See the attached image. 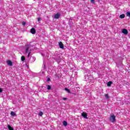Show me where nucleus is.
I'll return each instance as SVG.
<instances>
[{"mask_svg": "<svg viewBox=\"0 0 130 130\" xmlns=\"http://www.w3.org/2000/svg\"><path fill=\"white\" fill-rule=\"evenodd\" d=\"M109 119H110V121H111V122H113V123L115 122V121H116L115 116L114 115H111Z\"/></svg>", "mask_w": 130, "mask_h": 130, "instance_id": "f257e3e1", "label": "nucleus"}, {"mask_svg": "<svg viewBox=\"0 0 130 130\" xmlns=\"http://www.w3.org/2000/svg\"><path fill=\"white\" fill-rule=\"evenodd\" d=\"M122 33H123L125 35H127L128 31H127V29L124 28L122 30Z\"/></svg>", "mask_w": 130, "mask_h": 130, "instance_id": "f03ea898", "label": "nucleus"}, {"mask_svg": "<svg viewBox=\"0 0 130 130\" xmlns=\"http://www.w3.org/2000/svg\"><path fill=\"white\" fill-rule=\"evenodd\" d=\"M60 17V13H58L54 15V18L55 19H59V17Z\"/></svg>", "mask_w": 130, "mask_h": 130, "instance_id": "7ed1b4c3", "label": "nucleus"}, {"mask_svg": "<svg viewBox=\"0 0 130 130\" xmlns=\"http://www.w3.org/2000/svg\"><path fill=\"white\" fill-rule=\"evenodd\" d=\"M81 115L83 117H84V118H86V119L88 118V117H87V113L85 112L81 113Z\"/></svg>", "mask_w": 130, "mask_h": 130, "instance_id": "20e7f679", "label": "nucleus"}, {"mask_svg": "<svg viewBox=\"0 0 130 130\" xmlns=\"http://www.w3.org/2000/svg\"><path fill=\"white\" fill-rule=\"evenodd\" d=\"M59 46L60 48L63 49L64 46H63V44H62V42H59Z\"/></svg>", "mask_w": 130, "mask_h": 130, "instance_id": "39448f33", "label": "nucleus"}, {"mask_svg": "<svg viewBox=\"0 0 130 130\" xmlns=\"http://www.w3.org/2000/svg\"><path fill=\"white\" fill-rule=\"evenodd\" d=\"M7 63L8 66H10V67H12V66H13V62L11 60L7 61Z\"/></svg>", "mask_w": 130, "mask_h": 130, "instance_id": "423d86ee", "label": "nucleus"}, {"mask_svg": "<svg viewBox=\"0 0 130 130\" xmlns=\"http://www.w3.org/2000/svg\"><path fill=\"white\" fill-rule=\"evenodd\" d=\"M30 32L31 34H35V33H36V30L35 28H32L30 29Z\"/></svg>", "mask_w": 130, "mask_h": 130, "instance_id": "0eeeda50", "label": "nucleus"}, {"mask_svg": "<svg viewBox=\"0 0 130 130\" xmlns=\"http://www.w3.org/2000/svg\"><path fill=\"white\" fill-rule=\"evenodd\" d=\"M31 47V46H28L26 47V50H25V53H28V51H29V50L30 49Z\"/></svg>", "mask_w": 130, "mask_h": 130, "instance_id": "6e6552de", "label": "nucleus"}, {"mask_svg": "<svg viewBox=\"0 0 130 130\" xmlns=\"http://www.w3.org/2000/svg\"><path fill=\"white\" fill-rule=\"evenodd\" d=\"M8 128L9 130H14V128H13L11 125H7Z\"/></svg>", "mask_w": 130, "mask_h": 130, "instance_id": "1a4fd4ad", "label": "nucleus"}, {"mask_svg": "<svg viewBox=\"0 0 130 130\" xmlns=\"http://www.w3.org/2000/svg\"><path fill=\"white\" fill-rule=\"evenodd\" d=\"M124 17H125V15L124 14H121L119 16V18L120 19H123L124 18Z\"/></svg>", "mask_w": 130, "mask_h": 130, "instance_id": "9d476101", "label": "nucleus"}, {"mask_svg": "<svg viewBox=\"0 0 130 130\" xmlns=\"http://www.w3.org/2000/svg\"><path fill=\"white\" fill-rule=\"evenodd\" d=\"M111 84H112V82L111 81L108 82L107 84L108 87H110V86H111Z\"/></svg>", "mask_w": 130, "mask_h": 130, "instance_id": "9b49d317", "label": "nucleus"}, {"mask_svg": "<svg viewBox=\"0 0 130 130\" xmlns=\"http://www.w3.org/2000/svg\"><path fill=\"white\" fill-rule=\"evenodd\" d=\"M63 124L64 125V126H67L68 125V122L66 121H63Z\"/></svg>", "mask_w": 130, "mask_h": 130, "instance_id": "f8f14e48", "label": "nucleus"}, {"mask_svg": "<svg viewBox=\"0 0 130 130\" xmlns=\"http://www.w3.org/2000/svg\"><path fill=\"white\" fill-rule=\"evenodd\" d=\"M11 115H12V116H15V115H16V113H15V112H11L10 113Z\"/></svg>", "mask_w": 130, "mask_h": 130, "instance_id": "ddd939ff", "label": "nucleus"}, {"mask_svg": "<svg viewBox=\"0 0 130 130\" xmlns=\"http://www.w3.org/2000/svg\"><path fill=\"white\" fill-rule=\"evenodd\" d=\"M105 97L106 99H109V96L108 95V94H105Z\"/></svg>", "mask_w": 130, "mask_h": 130, "instance_id": "4468645a", "label": "nucleus"}, {"mask_svg": "<svg viewBox=\"0 0 130 130\" xmlns=\"http://www.w3.org/2000/svg\"><path fill=\"white\" fill-rule=\"evenodd\" d=\"M126 15L127 17H129V18H130V12H127L126 13Z\"/></svg>", "mask_w": 130, "mask_h": 130, "instance_id": "2eb2a0df", "label": "nucleus"}, {"mask_svg": "<svg viewBox=\"0 0 130 130\" xmlns=\"http://www.w3.org/2000/svg\"><path fill=\"white\" fill-rule=\"evenodd\" d=\"M25 57L22 56L21 57V60H22V61H24V60H25Z\"/></svg>", "mask_w": 130, "mask_h": 130, "instance_id": "dca6fc26", "label": "nucleus"}, {"mask_svg": "<svg viewBox=\"0 0 130 130\" xmlns=\"http://www.w3.org/2000/svg\"><path fill=\"white\" fill-rule=\"evenodd\" d=\"M42 115H43V112H40L39 113V116H42Z\"/></svg>", "mask_w": 130, "mask_h": 130, "instance_id": "f3484780", "label": "nucleus"}, {"mask_svg": "<svg viewBox=\"0 0 130 130\" xmlns=\"http://www.w3.org/2000/svg\"><path fill=\"white\" fill-rule=\"evenodd\" d=\"M47 89L48 90H50V89H51V86H50V85H47Z\"/></svg>", "mask_w": 130, "mask_h": 130, "instance_id": "a211bd4d", "label": "nucleus"}, {"mask_svg": "<svg viewBox=\"0 0 130 130\" xmlns=\"http://www.w3.org/2000/svg\"><path fill=\"white\" fill-rule=\"evenodd\" d=\"M90 3L91 4H95V0H90Z\"/></svg>", "mask_w": 130, "mask_h": 130, "instance_id": "6ab92c4d", "label": "nucleus"}, {"mask_svg": "<svg viewBox=\"0 0 130 130\" xmlns=\"http://www.w3.org/2000/svg\"><path fill=\"white\" fill-rule=\"evenodd\" d=\"M62 100H64L66 101V100H68V98H62Z\"/></svg>", "mask_w": 130, "mask_h": 130, "instance_id": "aec40b11", "label": "nucleus"}, {"mask_svg": "<svg viewBox=\"0 0 130 130\" xmlns=\"http://www.w3.org/2000/svg\"><path fill=\"white\" fill-rule=\"evenodd\" d=\"M31 50H30V51L29 52V53H28V55H27V56H28V57H29V55H30V53H31Z\"/></svg>", "mask_w": 130, "mask_h": 130, "instance_id": "412c9836", "label": "nucleus"}, {"mask_svg": "<svg viewBox=\"0 0 130 130\" xmlns=\"http://www.w3.org/2000/svg\"><path fill=\"white\" fill-rule=\"evenodd\" d=\"M65 90H66V91H68V92H70V90L67 88H66Z\"/></svg>", "mask_w": 130, "mask_h": 130, "instance_id": "4be33fe9", "label": "nucleus"}, {"mask_svg": "<svg viewBox=\"0 0 130 130\" xmlns=\"http://www.w3.org/2000/svg\"><path fill=\"white\" fill-rule=\"evenodd\" d=\"M41 20V18H38V22H39V21H40Z\"/></svg>", "mask_w": 130, "mask_h": 130, "instance_id": "5701e85b", "label": "nucleus"}, {"mask_svg": "<svg viewBox=\"0 0 130 130\" xmlns=\"http://www.w3.org/2000/svg\"><path fill=\"white\" fill-rule=\"evenodd\" d=\"M22 25H26V22H22Z\"/></svg>", "mask_w": 130, "mask_h": 130, "instance_id": "b1692460", "label": "nucleus"}, {"mask_svg": "<svg viewBox=\"0 0 130 130\" xmlns=\"http://www.w3.org/2000/svg\"><path fill=\"white\" fill-rule=\"evenodd\" d=\"M2 92H3V89L0 88V93H2Z\"/></svg>", "mask_w": 130, "mask_h": 130, "instance_id": "393cba45", "label": "nucleus"}, {"mask_svg": "<svg viewBox=\"0 0 130 130\" xmlns=\"http://www.w3.org/2000/svg\"><path fill=\"white\" fill-rule=\"evenodd\" d=\"M49 81H50V78H48L47 79V81H48V82H49Z\"/></svg>", "mask_w": 130, "mask_h": 130, "instance_id": "a878e982", "label": "nucleus"}, {"mask_svg": "<svg viewBox=\"0 0 130 130\" xmlns=\"http://www.w3.org/2000/svg\"><path fill=\"white\" fill-rule=\"evenodd\" d=\"M33 59H34V60H35V58L32 57Z\"/></svg>", "mask_w": 130, "mask_h": 130, "instance_id": "bb28decb", "label": "nucleus"}, {"mask_svg": "<svg viewBox=\"0 0 130 130\" xmlns=\"http://www.w3.org/2000/svg\"><path fill=\"white\" fill-rule=\"evenodd\" d=\"M44 72H42V74H44Z\"/></svg>", "mask_w": 130, "mask_h": 130, "instance_id": "cd10ccee", "label": "nucleus"}]
</instances>
